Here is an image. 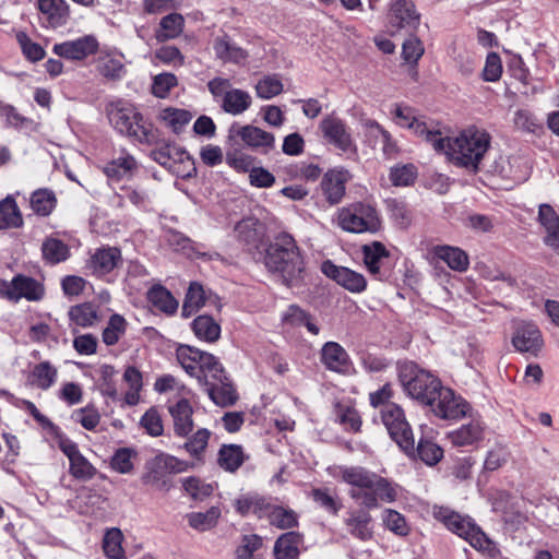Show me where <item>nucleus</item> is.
I'll use <instances>...</instances> for the list:
<instances>
[{"label": "nucleus", "mask_w": 559, "mask_h": 559, "mask_svg": "<svg viewBox=\"0 0 559 559\" xmlns=\"http://www.w3.org/2000/svg\"><path fill=\"white\" fill-rule=\"evenodd\" d=\"M123 381L129 386L124 394V402L130 406L136 405L143 386L142 373L135 367H128L123 372Z\"/></svg>", "instance_id": "52"}, {"label": "nucleus", "mask_w": 559, "mask_h": 559, "mask_svg": "<svg viewBox=\"0 0 559 559\" xmlns=\"http://www.w3.org/2000/svg\"><path fill=\"white\" fill-rule=\"evenodd\" d=\"M23 225L20 209L12 197L0 202V229L19 228Z\"/></svg>", "instance_id": "42"}, {"label": "nucleus", "mask_w": 559, "mask_h": 559, "mask_svg": "<svg viewBox=\"0 0 559 559\" xmlns=\"http://www.w3.org/2000/svg\"><path fill=\"white\" fill-rule=\"evenodd\" d=\"M267 503L269 501L259 495H243L237 499L235 507L237 512L243 516L253 514L258 518H264Z\"/></svg>", "instance_id": "44"}, {"label": "nucleus", "mask_w": 559, "mask_h": 559, "mask_svg": "<svg viewBox=\"0 0 559 559\" xmlns=\"http://www.w3.org/2000/svg\"><path fill=\"white\" fill-rule=\"evenodd\" d=\"M319 128L326 143L346 154L348 158L357 157V145L344 120L330 115L321 120Z\"/></svg>", "instance_id": "10"}, {"label": "nucleus", "mask_w": 559, "mask_h": 559, "mask_svg": "<svg viewBox=\"0 0 559 559\" xmlns=\"http://www.w3.org/2000/svg\"><path fill=\"white\" fill-rule=\"evenodd\" d=\"M432 253L454 271L463 272L468 266L467 254L457 247L436 246L432 248Z\"/></svg>", "instance_id": "35"}, {"label": "nucleus", "mask_w": 559, "mask_h": 559, "mask_svg": "<svg viewBox=\"0 0 559 559\" xmlns=\"http://www.w3.org/2000/svg\"><path fill=\"white\" fill-rule=\"evenodd\" d=\"M283 321L295 326H306L313 334H319V328L313 322L311 316L296 305H290L283 314Z\"/></svg>", "instance_id": "53"}, {"label": "nucleus", "mask_w": 559, "mask_h": 559, "mask_svg": "<svg viewBox=\"0 0 559 559\" xmlns=\"http://www.w3.org/2000/svg\"><path fill=\"white\" fill-rule=\"evenodd\" d=\"M336 224L347 233H377L381 221L376 207L370 204L356 202L337 211Z\"/></svg>", "instance_id": "5"}, {"label": "nucleus", "mask_w": 559, "mask_h": 559, "mask_svg": "<svg viewBox=\"0 0 559 559\" xmlns=\"http://www.w3.org/2000/svg\"><path fill=\"white\" fill-rule=\"evenodd\" d=\"M185 150L174 145L164 144L151 152V157L160 166L173 173L175 165L183 156Z\"/></svg>", "instance_id": "47"}, {"label": "nucleus", "mask_w": 559, "mask_h": 559, "mask_svg": "<svg viewBox=\"0 0 559 559\" xmlns=\"http://www.w3.org/2000/svg\"><path fill=\"white\" fill-rule=\"evenodd\" d=\"M283 83L277 74L265 75L255 84V93L259 98L271 99L283 92Z\"/></svg>", "instance_id": "60"}, {"label": "nucleus", "mask_w": 559, "mask_h": 559, "mask_svg": "<svg viewBox=\"0 0 559 559\" xmlns=\"http://www.w3.org/2000/svg\"><path fill=\"white\" fill-rule=\"evenodd\" d=\"M381 420L392 440L408 455L415 453V442L404 411L395 403L384 405L380 411Z\"/></svg>", "instance_id": "8"}, {"label": "nucleus", "mask_w": 559, "mask_h": 559, "mask_svg": "<svg viewBox=\"0 0 559 559\" xmlns=\"http://www.w3.org/2000/svg\"><path fill=\"white\" fill-rule=\"evenodd\" d=\"M321 271L352 293H361L366 289L367 281L365 276L348 267L338 266L332 261L326 260L322 263Z\"/></svg>", "instance_id": "18"}, {"label": "nucleus", "mask_w": 559, "mask_h": 559, "mask_svg": "<svg viewBox=\"0 0 559 559\" xmlns=\"http://www.w3.org/2000/svg\"><path fill=\"white\" fill-rule=\"evenodd\" d=\"M44 286L33 277L17 274L11 281L0 282V295L11 301L22 298L28 301H38L44 297Z\"/></svg>", "instance_id": "14"}, {"label": "nucleus", "mask_w": 559, "mask_h": 559, "mask_svg": "<svg viewBox=\"0 0 559 559\" xmlns=\"http://www.w3.org/2000/svg\"><path fill=\"white\" fill-rule=\"evenodd\" d=\"M229 138H238L247 147L264 154L275 146V136L272 133L252 124L234 123L229 129Z\"/></svg>", "instance_id": "15"}, {"label": "nucleus", "mask_w": 559, "mask_h": 559, "mask_svg": "<svg viewBox=\"0 0 559 559\" xmlns=\"http://www.w3.org/2000/svg\"><path fill=\"white\" fill-rule=\"evenodd\" d=\"M97 49V39L92 35H86L74 40L55 44L52 51L60 58L80 61L95 53Z\"/></svg>", "instance_id": "21"}, {"label": "nucleus", "mask_w": 559, "mask_h": 559, "mask_svg": "<svg viewBox=\"0 0 559 559\" xmlns=\"http://www.w3.org/2000/svg\"><path fill=\"white\" fill-rule=\"evenodd\" d=\"M10 397L12 400V403L16 407L28 412L33 416V418L50 435H60V428L57 425H55L48 417L43 415L33 402L24 399H17L14 397L13 395H10Z\"/></svg>", "instance_id": "50"}, {"label": "nucleus", "mask_w": 559, "mask_h": 559, "mask_svg": "<svg viewBox=\"0 0 559 559\" xmlns=\"http://www.w3.org/2000/svg\"><path fill=\"white\" fill-rule=\"evenodd\" d=\"M31 206L36 214L48 216L56 206V197L48 189L36 190L31 197Z\"/></svg>", "instance_id": "58"}, {"label": "nucleus", "mask_w": 559, "mask_h": 559, "mask_svg": "<svg viewBox=\"0 0 559 559\" xmlns=\"http://www.w3.org/2000/svg\"><path fill=\"white\" fill-rule=\"evenodd\" d=\"M154 390L158 393L173 392L174 395L171 399H176L178 396H192L191 390L173 374H163L157 378L154 383Z\"/></svg>", "instance_id": "55"}, {"label": "nucleus", "mask_w": 559, "mask_h": 559, "mask_svg": "<svg viewBox=\"0 0 559 559\" xmlns=\"http://www.w3.org/2000/svg\"><path fill=\"white\" fill-rule=\"evenodd\" d=\"M207 88L213 98L221 102V108L229 115H241L252 104L251 95L247 91L233 88L229 79L216 76L207 82Z\"/></svg>", "instance_id": "7"}, {"label": "nucleus", "mask_w": 559, "mask_h": 559, "mask_svg": "<svg viewBox=\"0 0 559 559\" xmlns=\"http://www.w3.org/2000/svg\"><path fill=\"white\" fill-rule=\"evenodd\" d=\"M110 124L119 133L133 138L142 144H155L158 140L157 131L151 123L144 121L143 116L135 107L124 99L109 100L105 108Z\"/></svg>", "instance_id": "3"}, {"label": "nucleus", "mask_w": 559, "mask_h": 559, "mask_svg": "<svg viewBox=\"0 0 559 559\" xmlns=\"http://www.w3.org/2000/svg\"><path fill=\"white\" fill-rule=\"evenodd\" d=\"M136 169L138 163L135 158L131 154L122 151L119 156L104 166L103 171L110 180L119 181L131 177Z\"/></svg>", "instance_id": "28"}, {"label": "nucleus", "mask_w": 559, "mask_h": 559, "mask_svg": "<svg viewBox=\"0 0 559 559\" xmlns=\"http://www.w3.org/2000/svg\"><path fill=\"white\" fill-rule=\"evenodd\" d=\"M58 378V369L49 361L36 364L27 376V383L36 389L47 391L56 382Z\"/></svg>", "instance_id": "31"}, {"label": "nucleus", "mask_w": 559, "mask_h": 559, "mask_svg": "<svg viewBox=\"0 0 559 559\" xmlns=\"http://www.w3.org/2000/svg\"><path fill=\"white\" fill-rule=\"evenodd\" d=\"M399 380L404 393L424 405L431 403L436 390L441 388L436 376L413 361L399 364Z\"/></svg>", "instance_id": "4"}, {"label": "nucleus", "mask_w": 559, "mask_h": 559, "mask_svg": "<svg viewBox=\"0 0 559 559\" xmlns=\"http://www.w3.org/2000/svg\"><path fill=\"white\" fill-rule=\"evenodd\" d=\"M183 26V16L179 13H170L160 20L159 29L156 31L155 37L158 43L177 38L182 33Z\"/></svg>", "instance_id": "41"}, {"label": "nucleus", "mask_w": 559, "mask_h": 559, "mask_svg": "<svg viewBox=\"0 0 559 559\" xmlns=\"http://www.w3.org/2000/svg\"><path fill=\"white\" fill-rule=\"evenodd\" d=\"M138 452L132 448H119L110 459V466L120 474H129L134 469L133 461Z\"/></svg>", "instance_id": "57"}, {"label": "nucleus", "mask_w": 559, "mask_h": 559, "mask_svg": "<svg viewBox=\"0 0 559 559\" xmlns=\"http://www.w3.org/2000/svg\"><path fill=\"white\" fill-rule=\"evenodd\" d=\"M431 403H427L432 413L441 419H459L465 416L469 405L461 396L441 384L440 390H436Z\"/></svg>", "instance_id": "13"}, {"label": "nucleus", "mask_w": 559, "mask_h": 559, "mask_svg": "<svg viewBox=\"0 0 559 559\" xmlns=\"http://www.w3.org/2000/svg\"><path fill=\"white\" fill-rule=\"evenodd\" d=\"M362 254L364 262L368 271L381 278L383 276L381 273L383 261L389 257V252L385 247L379 241H373L372 243L365 245L362 247Z\"/></svg>", "instance_id": "37"}, {"label": "nucleus", "mask_w": 559, "mask_h": 559, "mask_svg": "<svg viewBox=\"0 0 559 559\" xmlns=\"http://www.w3.org/2000/svg\"><path fill=\"white\" fill-rule=\"evenodd\" d=\"M215 57L224 63L245 64L248 52L238 46L229 35L222 34L213 39L212 44Z\"/></svg>", "instance_id": "25"}, {"label": "nucleus", "mask_w": 559, "mask_h": 559, "mask_svg": "<svg viewBox=\"0 0 559 559\" xmlns=\"http://www.w3.org/2000/svg\"><path fill=\"white\" fill-rule=\"evenodd\" d=\"M512 344L521 353L537 356L543 346L540 331L532 323H524L515 330Z\"/></svg>", "instance_id": "24"}, {"label": "nucleus", "mask_w": 559, "mask_h": 559, "mask_svg": "<svg viewBox=\"0 0 559 559\" xmlns=\"http://www.w3.org/2000/svg\"><path fill=\"white\" fill-rule=\"evenodd\" d=\"M393 120L401 128H407L414 134L424 138L432 147H441L442 133L437 129L430 128L416 115L414 108L400 104L395 105Z\"/></svg>", "instance_id": "11"}, {"label": "nucleus", "mask_w": 559, "mask_h": 559, "mask_svg": "<svg viewBox=\"0 0 559 559\" xmlns=\"http://www.w3.org/2000/svg\"><path fill=\"white\" fill-rule=\"evenodd\" d=\"M490 135L484 129L469 127L457 136L442 135L441 147H433L447 155L453 164L477 171L478 165L490 146Z\"/></svg>", "instance_id": "2"}, {"label": "nucleus", "mask_w": 559, "mask_h": 559, "mask_svg": "<svg viewBox=\"0 0 559 559\" xmlns=\"http://www.w3.org/2000/svg\"><path fill=\"white\" fill-rule=\"evenodd\" d=\"M123 259L119 248L103 246L95 249L86 261V269L98 278L112 281L116 271L122 265Z\"/></svg>", "instance_id": "12"}, {"label": "nucleus", "mask_w": 559, "mask_h": 559, "mask_svg": "<svg viewBox=\"0 0 559 559\" xmlns=\"http://www.w3.org/2000/svg\"><path fill=\"white\" fill-rule=\"evenodd\" d=\"M245 461L242 448L238 444H224L218 451V465L228 472L238 469Z\"/></svg>", "instance_id": "45"}, {"label": "nucleus", "mask_w": 559, "mask_h": 559, "mask_svg": "<svg viewBox=\"0 0 559 559\" xmlns=\"http://www.w3.org/2000/svg\"><path fill=\"white\" fill-rule=\"evenodd\" d=\"M190 399L191 396H178L169 399L167 402V409L174 423V432L181 438L188 437L194 427L192 419L193 408Z\"/></svg>", "instance_id": "17"}, {"label": "nucleus", "mask_w": 559, "mask_h": 559, "mask_svg": "<svg viewBox=\"0 0 559 559\" xmlns=\"http://www.w3.org/2000/svg\"><path fill=\"white\" fill-rule=\"evenodd\" d=\"M270 523L278 528H292L297 525V514L280 506L267 503V511L264 514Z\"/></svg>", "instance_id": "49"}, {"label": "nucleus", "mask_w": 559, "mask_h": 559, "mask_svg": "<svg viewBox=\"0 0 559 559\" xmlns=\"http://www.w3.org/2000/svg\"><path fill=\"white\" fill-rule=\"evenodd\" d=\"M193 464L168 453L159 452L144 464L142 479L145 485H156L168 474L187 472Z\"/></svg>", "instance_id": "9"}, {"label": "nucleus", "mask_w": 559, "mask_h": 559, "mask_svg": "<svg viewBox=\"0 0 559 559\" xmlns=\"http://www.w3.org/2000/svg\"><path fill=\"white\" fill-rule=\"evenodd\" d=\"M264 263L267 270L278 274L288 287L298 286L305 278L304 257L296 240L287 233L278 234L269 245Z\"/></svg>", "instance_id": "1"}, {"label": "nucleus", "mask_w": 559, "mask_h": 559, "mask_svg": "<svg viewBox=\"0 0 559 559\" xmlns=\"http://www.w3.org/2000/svg\"><path fill=\"white\" fill-rule=\"evenodd\" d=\"M211 436L212 432L209 429L200 428L187 439L182 448L198 463H204L205 452Z\"/></svg>", "instance_id": "38"}, {"label": "nucleus", "mask_w": 559, "mask_h": 559, "mask_svg": "<svg viewBox=\"0 0 559 559\" xmlns=\"http://www.w3.org/2000/svg\"><path fill=\"white\" fill-rule=\"evenodd\" d=\"M418 457L427 465L432 466L443 457V450L435 442L420 440L416 449Z\"/></svg>", "instance_id": "63"}, {"label": "nucleus", "mask_w": 559, "mask_h": 559, "mask_svg": "<svg viewBox=\"0 0 559 559\" xmlns=\"http://www.w3.org/2000/svg\"><path fill=\"white\" fill-rule=\"evenodd\" d=\"M349 533L358 539L369 540L372 538L371 516L368 512L359 510L350 513L346 520Z\"/></svg>", "instance_id": "39"}, {"label": "nucleus", "mask_w": 559, "mask_h": 559, "mask_svg": "<svg viewBox=\"0 0 559 559\" xmlns=\"http://www.w3.org/2000/svg\"><path fill=\"white\" fill-rule=\"evenodd\" d=\"M176 357L183 370L191 377L198 379L199 383L209 381V374L221 372L218 359L206 352L189 345H179L176 349Z\"/></svg>", "instance_id": "6"}, {"label": "nucleus", "mask_w": 559, "mask_h": 559, "mask_svg": "<svg viewBox=\"0 0 559 559\" xmlns=\"http://www.w3.org/2000/svg\"><path fill=\"white\" fill-rule=\"evenodd\" d=\"M350 179V173L344 167H335L324 174L321 189L331 205L338 204L343 200L346 192V183Z\"/></svg>", "instance_id": "20"}, {"label": "nucleus", "mask_w": 559, "mask_h": 559, "mask_svg": "<svg viewBox=\"0 0 559 559\" xmlns=\"http://www.w3.org/2000/svg\"><path fill=\"white\" fill-rule=\"evenodd\" d=\"M127 322L124 318L120 314H112L109 318L107 326L103 331V342L108 345H115L118 343L120 337L126 332Z\"/></svg>", "instance_id": "61"}, {"label": "nucleus", "mask_w": 559, "mask_h": 559, "mask_svg": "<svg viewBox=\"0 0 559 559\" xmlns=\"http://www.w3.org/2000/svg\"><path fill=\"white\" fill-rule=\"evenodd\" d=\"M43 257L49 264H58L70 255V249L62 240L49 237L41 245Z\"/></svg>", "instance_id": "46"}, {"label": "nucleus", "mask_w": 559, "mask_h": 559, "mask_svg": "<svg viewBox=\"0 0 559 559\" xmlns=\"http://www.w3.org/2000/svg\"><path fill=\"white\" fill-rule=\"evenodd\" d=\"M336 419L346 430L357 432L360 430L361 419L358 412L346 405L338 404L335 409Z\"/></svg>", "instance_id": "64"}, {"label": "nucleus", "mask_w": 559, "mask_h": 559, "mask_svg": "<svg viewBox=\"0 0 559 559\" xmlns=\"http://www.w3.org/2000/svg\"><path fill=\"white\" fill-rule=\"evenodd\" d=\"M513 126L516 130L538 134L543 131V122L530 110L518 109L513 116Z\"/></svg>", "instance_id": "56"}, {"label": "nucleus", "mask_w": 559, "mask_h": 559, "mask_svg": "<svg viewBox=\"0 0 559 559\" xmlns=\"http://www.w3.org/2000/svg\"><path fill=\"white\" fill-rule=\"evenodd\" d=\"M158 117L175 133H179L192 119V115L188 110L171 107L163 109Z\"/></svg>", "instance_id": "51"}, {"label": "nucleus", "mask_w": 559, "mask_h": 559, "mask_svg": "<svg viewBox=\"0 0 559 559\" xmlns=\"http://www.w3.org/2000/svg\"><path fill=\"white\" fill-rule=\"evenodd\" d=\"M373 135H380L382 143V152L386 158H393L399 152L396 142L393 140L389 131L383 129L376 120H367L365 123Z\"/></svg>", "instance_id": "59"}, {"label": "nucleus", "mask_w": 559, "mask_h": 559, "mask_svg": "<svg viewBox=\"0 0 559 559\" xmlns=\"http://www.w3.org/2000/svg\"><path fill=\"white\" fill-rule=\"evenodd\" d=\"M37 5L52 26L63 25L69 17V4L66 0H38Z\"/></svg>", "instance_id": "36"}, {"label": "nucleus", "mask_w": 559, "mask_h": 559, "mask_svg": "<svg viewBox=\"0 0 559 559\" xmlns=\"http://www.w3.org/2000/svg\"><path fill=\"white\" fill-rule=\"evenodd\" d=\"M420 14L412 0H395L392 2L388 21L389 25L396 29H414L419 25Z\"/></svg>", "instance_id": "22"}, {"label": "nucleus", "mask_w": 559, "mask_h": 559, "mask_svg": "<svg viewBox=\"0 0 559 559\" xmlns=\"http://www.w3.org/2000/svg\"><path fill=\"white\" fill-rule=\"evenodd\" d=\"M71 324L80 328H91L100 322L99 306L93 302H83L72 306L69 309Z\"/></svg>", "instance_id": "30"}, {"label": "nucleus", "mask_w": 559, "mask_h": 559, "mask_svg": "<svg viewBox=\"0 0 559 559\" xmlns=\"http://www.w3.org/2000/svg\"><path fill=\"white\" fill-rule=\"evenodd\" d=\"M201 384L205 385L212 401L219 406H228L236 402L237 394L229 381L223 366L221 365V372L213 376L209 374V381H202Z\"/></svg>", "instance_id": "19"}, {"label": "nucleus", "mask_w": 559, "mask_h": 559, "mask_svg": "<svg viewBox=\"0 0 559 559\" xmlns=\"http://www.w3.org/2000/svg\"><path fill=\"white\" fill-rule=\"evenodd\" d=\"M59 448L69 459L70 472L76 478L88 479L94 473L95 468L92 464L81 454L78 444L72 440L66 438L60 431L59 436Z\"/></svg>", "instance_id": "23"}, {"label": "nucleus", "mask_w": 559, "mask_h": 559, "mask_svg": "<svg viewBox=\"0 0 559 559\" xmlns=\"http://www.w3.org/2000/svg\"><path fill=\"white\" fill-rule=\"evenodd\" d=\"M148 301L159 311L166 314H174L178 309V301L162 285H155L147 292Z\"/></svg>", "instance_id": "40"}, {"label": "nucleus", "mask_w": 559, "mask_h": 559, "mask_svg": "<svg viewBox=\"0 0 559 559\" xmlns=\"http://www.w3.org/2000/svg\"><path fill=\"white\" fill-rule=\"evenodd\" d=\"M321 361L326 369L337 373H347L352 368L347 352L336 342H328L323 345Z\"/></svg>", "instance_id": "26"}, {"label": "nucleus", "mask_w": 559, "mask_h": 559, "mask_svg": "<svg viewBox=\"0 0 559 559\" xmlns=\"http://www.w3.org/2000/svg\"><path fill=\"white\" fill-rule=\"evenodd\" d=\"M335 477L360 489H389L391 487V483L386 478L358 466L338 467Z\"/></svg>", "instance_id": "16"}, {"label": "nucleus", "mask_w": 559, "mask_h": 559, "mask_svg": "<svg viewBox=\"0 0 559 559\" xmlns=\"http://www.w3.org/2000/svg\"><path fill=\"white\" fill-rule=\"evenodd\" d=\"M205 290L203 286L198 282H192L186 294L181 314L185 318L191 317L205 304Z\"/></svg>", "instance_id": "48"}, {"label": "nucleus", "mask_w": 559, "mask_h": 559, "mask_svg": "<svg viewBox=\"0 0 559 559\" xmlns=\"http://www.w3.org/2000/svg\"><path fill=\"white\" fill-rule=\"evenodd\" d=\"M540 224L545 227L547 236L545 242L555 248H559V215L548 204H542L538 211Z\"/></svg>", "instance_id": "34"}, {"label": "nucleus", "mask_w": 559, "mask_h": 559, "mask_svg": "<svg viewBox=\"0 0 559 559\" xmlns=\"http://www.w3.org/2000/svg\"><path fill=\"white\" fill-rule=\"evenodd\" d=\"M466 540L469 542L471 546L475 549L493 557L497 554V547L487 535L474 523L473 530L465 536Z\"/></svg>", "instance_id": "62"}, {"label": "nucleus", "mask_w": 559, "mask_h": 559, "mask_svg": "<svg viewBox=\"0 0 559 559\" xmlns=\"http://www.w3.org/2000/svg\"><path fill=\"white\" fill-rule=\"evenodd\" d=\"M431 513L435 519L442 522L451 532L455 533L460 537L465 538V536L468 535V532L473 530L474 522L469 518L462 516L449 508L433 506Z\"/></svg>", "instance_id": "27"}, {"label": "nucleus", "mask_w": 559, "mask_h": 559, "mask_svg": "<svg viewBox=\"0 0 559 559\" xmlns=\"http://www.w3.org/2000/svg\"><path fill=\"white\" fill-rule=\"evenodd\" d=\"M221 516V510L217 507H212L205 512H191L187 515L189 525L199 531L205 532L214 527Z\"/></svg>", "instance_id": "54"}, {"label": "nucleus", "mask_w": 559, "mask_h": 559, "mask_svg": "<svg viewBox=\"0 0 559 559\" xmlns=\"http://www.w3.org/2000/svg\"><path fill=\"white\" fill-rule=\"evenodd\" d=\"M195 337L201 342L215 343L221 337V325L207 314L198 316L190 323Z\"/></svg>", "instance_id": "33"}, {"label": "nucleus", "mask_w": 559, "mask_h": 559, "mask_svg": "<svg viewBox=\"0 0 559 559\" xmlns=\"http://www.w3.org/2000/svg\"><path fill=\"white\" fill-rule=\"evenodd\" d=\"M302 536L296 532L282 534L275 542L273 554L275 559H298Z\"/></svg>", "instance_id": "32"}, {"label": "nucleus", "mask_w": 559, "mask_h": 559, "mask_svg": "<svg viewBox=\"0 0 559 559\" xmlns=\"http://www.w3.org/2000/svg\"><path fill=\"white\" fill-rule=\"evenodd\" d=\"M484 426L479 420H472L448 433V439L455 447L472 445L483 439Z\"/></svg>", "instance_id": "29"}, {"label": "nucleus", "mask_w": 559, "mask_h": 559, "mask_svg": "<svg viewBox=\"0 0 559 559\" xmlns=\"http://www.w3.org/2000/svg\"><path fill=\"white\" fill-rule=\"evenodd\" d=\"M123 534L120 528L111 527L106 530L103 538V550L109 559H127L122 547Z\"/></svg>", "instance_id": "43"}]
</instances>
